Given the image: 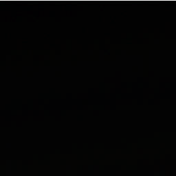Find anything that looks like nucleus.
<instances>
[{"label": "nucleus", "instance_id": "obj_1", "mask_svg": "<svg viewBox=\"0 0 176 176\" xmlns=\"http://www.w3.org/2000/svg\"><path fill=\"white\" fill-rule=\"evenodd\" d=\"M7 2H8V3H10V1H8Z\"/></svg>", "mask_w": 176, "mask_h": 176}]
</instances>
